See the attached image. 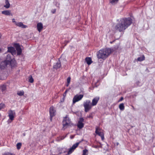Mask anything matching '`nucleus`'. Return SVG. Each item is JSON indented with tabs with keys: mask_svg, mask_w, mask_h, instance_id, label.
<instances>
[{
	"mask_svg": "<svg viewBox=\"0 0 155 155\" xmlns=\"http://www.w3.org/2000/svg\"><path fill=\"white\" fill-rule=\"evenodd\" d=\"M85 61L88 65L90 64L92 62L91 59V58L89 57H87L86 58Z\"/></svg>",
	"mask_w": 155,
	"mask_h": 155,
	"instance_id": "412c9836",
	"label": "nucleus"
},
{
	"mask_svg": "<svg viewBox=\"0 0 155 155\" xmlns=\"http://www.w3.org/2000/svg\"><path fill=\"white\" fill-rule=\"evenodd\" d=\"M21 146V143H17L16 145L17 148L18 150L19 149Z\"/></svg>",
	"mask_w": 155,
	"mask_h": 155,
	"instance_id": "393cba45",
	"label": "nucleus"
},
{
	"mask_svg": "<svg viewBox=\"0 0 155 155\" xmlns=\"http://www.w3.org/2000/svg\"><path fill=\"white\" fill-rule=\"evenodd\" d=\"M84 119L82 118H80L77 124L78 127L79 129H81L83 127L84 125L83 122L84 121Z\"/></svg>",
	"mask_w": 155,
	"mask_h": 155,
	"instance_id": "9d476101",
	"label": "nucleus"
},
{
	"mask_svg": "<svg viewBox=\"0 0 155 155\" xmlns=\"http://www.w3.org/2000/svg\"><path fill=\"white\" fill-rule=\"evenodd\" d=\"M5 107V105L4 104L1 103L0 104V110L4 108Z\"/></svg>",
	"mask_w": 155,
	"mask_h": 155,
	"instance_id": "7c9ffc66",
	"label": "nucleus"
},
{
	"mask_svg": "<svg viewBox=\"0 0 155 155\" xmlns=\"http://www.w3.org/2000/svg\"><path fill=\"white\" fill-rule=\"evenodd\" d=\"M132 23V20L130 18L120 19L115 27L116 30L121 32L124 31Z\"/></svg>",
	"mask_w": 155,
	"mask_h": 155,
	"instance_id": "f257e3e1",
	"label": "nucleus"
},
{
	"mask_svg": "<svg viewBox=\"0 0 155 155\" xmlns=\"http://www.w3.org/2000/svg\"><path fill=\"white\" fill-rule=\"evenodd\" d=\"M71 80V78L70 77H68L67 79V82L68 84H70Z\"/></svg>",
	"mask_w": 155,
	"mask_h": 155,
	"instance_id": "2f4dec72",
	"label": "nucleus"
},
{
	"mask_svg": "<svg viewBox=\"0 0 155 155\" xmlns=\"http://www.w3.org/2000/svg\"><path fill=\"white\" fill-rule=\"evenodd\" d=\"M58 6H57L59 7V3H58Z\"/></svg>",
	"mask_w": 155,
	"mask_h": 155,
	"instance_id": "a19ab883",
	"label": "nucleus"
},
{
	"mask_svg": "<svg viewBox=\"0 0 155 155\" xmlns=\"http://www.w3.org/2000/svg\"><path fill=\"white\" fill-rule=\"evenodd\" d=\"M62 123L63 127H64L69 125L71 123V121L69 118L66 116L64 117Z\"/></svg>",
	"mask_w": 155,
	"mask_h": 155,
	"instance_id": "39448f33",
	"label": "nucleus"
},
{
	"mask_svg": "<svg viewBox=\"0 0 155 155\" xmlns=\"http://www.w3.org/2000/svg\"><path fill=\"white\" fill-rule=\"evenodd\" d=\"M17 94L19 96H22L24 94V92L23 91H18L17 92Z\"/></svg>",
	"mask_w": 155,
	"mask_h": 155,
	"instance_id": "cd10ccee",
	"label": "nucleus"
},
{
	"mask_svg": "<svg viewBox=\"0 0 155 155\" xmlns=\"http://www.w3.org/2000/svg\"><path fill=\"white\" fill-rule=\"evenodd\" d=\"M83 95H75L73 98V104H74L76 102L80 100H81L83 97Z\"/></svg>",
	"mask_w": 155,
	"mask_h": 155,
	"instance_id": "423d86ee",
	"label": "nucleus"
},
{
	"mask_svg": "<svg viewBox=\"0 0 155 155\" xmlns=\"http://www.w3.org/2000/svg\"><path fill=\"white\" fill-rule=\"evenodd\" d=\"M61 66V62L59 60V61L57 63H56L53 66V68L57 69H58L60 68Z\"/></svg>",
	"mask_w": 155,
	"mask_h": 155,
	"instance_id": "a211bd4d",
	"label": "nucleus"
},
{
	"mask_svg": "<svg viewBox=\"0 0 155 155\" xmlns=\"http://www.w3.org/2000/svg\"><path fill=\"white\" fill-rule=\"evenodd\" d=\"M49 112L50 113V120H51L52 118L55 115L56 112V111L53 107H50L49 109Z\"/></svg>",
	"mask_w": 155,
	"mask_h": 155,
	"instance_id": "1a4fd4ad",
	"label": "nucleus"
},
{
	"mask_svg": "<svg viewBox=\"0 0 155 155\" xmlns=\"http://www.w3.org/2000/svg\"><path fill=\"white\" fill-rule=\"evenodd\" d=\"M123 97H121L120 98V101H122V100H123Z\"/></svg>",
	"mask_w": 155,
	"mask_h": 155,
	"instance_id": "e433bc0d",
	"label": "nucleus"
},
{
	"mask_svg": "<svg viewBox=\"0 0 155 155\" xmlns=\"http://www.w3.org/2000/svg\"><path fill=\"white\" fill-rule=\"evenodd\" d=\"M79 144V143H77L74 144L71 148L69 151L67 155H69L71 154L74 150V149L78 146Z\"/></svg>",
	"mask_w": 155,
	"mask_h": 155,
	"instance_id": "6e6552de",
	"label": "nucleus"
},
{
	"mask_svg": "<svg viewBox=\"0 0 155 155\" xmlns=\"http://www.w3.org/2000/svg\"><path fill=\"white\" fill-rule=\"evenodd\" d=\"M118 1V0H110V2L112 4H114L117 3Z\"/></svg>",
	"mask_w": 155,
	"mask_h": 155,
	"instance_id": "b1692460",
	"label": "nucleus"
},
{
	"mask_svg": "<svg viewBox=\"0 0 155 155\" xmlns=\"http://www.w3.org/2000/svg\"><path fill=\"white\" fill-rule=\"evenodd\" d=\"M8 64H9L6 61H2L0 64V68L2 69H4Z\"/></svg>",
	"mask_w": 155,
	"mask_h": 155,
	"instance_id": "ddd939ff",
	"label": "nucleus"
},
{
	"mask_svg": "<svg viewBox=\"0 0 155 155\" xmlns=\"http://www.w3.org/2000/svg\"><path fill=\"white\" fill-rule=\"evenodd\" d=\"M16 50L17 52V54L18 55H20L21 52V49L20 45L18 44H16L15 46Z\"/></svg>",
	"mask_w": 155,
	"mask_h": 155,
	"instance_id": "2eb2a0df",
	"label": "nucleus"
},
{
	"mask_svg": "<svg viewBox=\"0 0 155 155\" xmlns=\"http://www.w3.org/2000/svg\"><path fill=\"white\" fill-rule=\"evenodd\" d=\"M99 99V97H96L94 98L92 100V105L93 106H95L96 105Z\"/></svg>",
	"mask_w": 155,
	"mask_h": 155,
	"instance_id": "4468645a",
	"label": "nucleus"
},
{
	"mask_svg": "<svg viewBox=\"0 0 155 155\" xmlns=\"http://www.w3.org/2000/svg\"><path fill=\"white\" fill-rule=\"evenodd\" d=\"M119 108L120 110H123L124 109V106L123 103L120 104L119 105Z\"/></svg>",
	"mask_w": 155,
	"mask_h": 155,
	"instance_id": "4be33fe9",
	"label": "nucleus"
},
{
	"mask_svg": "<svg viewBox=\"0 0 155 155\" xmlns=\"http://www.w3.org/2000/svg\"><path fill=\"white\" fill-rule=\"evenodd\" d=\"M2 51V49L0 48V52Z\"/></svg>",
	"mask_w": 155,
	"mask_h": 155,
	"instance_id": "ea45409f",
	"label": "nucleus"
},
{
	"mask_svg": "<svg viewBox=\"0 0 155 155\" xmlns=\"http://www.w3.org/2000/svg\"><path fill=\"white\" fill-rule=\"evenodd\" d=\"M5 0V4L4 5V7L7 9L9 8L10 6V4L8 0Z\"/></svg>",
	"mask_w": 155,
	"mask_h": 155,
	"instance_id": "6ab92c4d",
	"label": "nucleus"
},
{
	"mask_svg": "<svg viewBox=\"0 0 155 155\" xmlns=\"http://www.w3.org/2000/svg\"><path fill=\"white\" fill-rule=\"evenodd\" d=\"M6 88V87L5 85H2L0 87V89L2 91H4L5 90Z\"/></svg>",
	"mask_w": 155,
	"mask_h": 155,
	"instance_id": "bb28decb",
	"label": "nucleus"
},
{
	"mask_svg": "<svg viewBox=\"0 0 155 155\" xmlns=\"http://www.w3.org/2000/svg\"><path fill=\"white\" fill-rule=\"evenodd\" d=\"M2 155H15V154L13 153H11L9 152H7L4 153Z\"/></svg>",
	"mask_w": 155,
	"mask_h": 155,
	"instance_id": "c85d7f7f",
	"label": "nucleus"
},
{
	"mask_svg": "<svg viewBox=\"0 0 155 155\" xmlns=\"http://www.w3.org/2000/svg\"><path fill=\"white\" fill-rule=\"evenodd\" d=\"M37 27L38 31L39 32H41L43 28L42 24L41 22L38 23L37 24Z\"/></svg>",
	"mask_w": 155,
	"mask_h": 155,
	"instance_id": "dca6fc26",
	"label": "nucleus"
},
{
	"mask_svg": "<svg viewBox=\"0 0 155 155\" xmlns=\"http://www.w3.org/2000/svg\"><path fill=\"white\" fill-rule=\"evenodd\" d=\"M111 53V49L109 48H106L100 50L97 54V57L99 59L101 58L105 60Z\"/></svg>",
	"mask_w": 155,
	"mask_h": 155,
	"instance_id": "f03ea898",
	"label": "nucleus"
},
{
	"mask_svg": "<svg viewBox=\"0 0 155 155\" xmlns=\"http://www.w3.org/2000/svg\"><path fill=\"white\" fill-rule=\"evenodd\" d=\"M12 21L13 22L15 23V25H16V23H17V22H16L15 21V19L14 18H13L12 19Z\"/></svg>",
	"mask_w": 155,
	"mask_h": 155,
	"instance_id": "f704fd0d",
	"label": "nucleus"
},
{
	"mask_svg": "<svg viewBox=\"0 0 155 155\" xmlns=\"http://www.w3.org/2000/svg\"><path fill=\"white\" fill-rule=\"evenodd\" d=\"M29 81L31 83H32L33 82L34 80L33 78L31 76H30L29 77Z\"/></svg>",
	"mask_w": 155,
	"mask_h": 155,
	"instance_id": "c756f323",
	"label": "nucleus"
},
{
	"mask_svg": "<svg viewBox=\"0 0 155 155\" xmlns=\"http://www.w3.org/2000/svg\"><path fill=\"white\" fill-rule=\"evenodd\" d=\"M56 11V9H54L52 10L51 11V12L52 13L54 14V13H55Z\"/></svg>",
	"mask_w": 155,
	"mask_h": 155,
	"instance_id": "473e14b6",
	"label": "nucleus"
},
{
	"mask_svg": "<svg viewBox=\"0 0 155 155\" xmlns=\"http://www.w3.org/2000/svg\"><path fill=\"white\" fill-rule=\"evenodd\" d=\"M5 61L8 62L9 64H10L11 66H12L15 64V60L14 58L12 59L11 55L9 54L7 55L6 59Z\"/></svg>",
	"mask_w": 155,
	"mask_h": 155,
	"instance_id": "20e7f679",
	"label": "nucleus"
},
{
	"mask_svg": "<svg viewBox=\"0 0 155 155\" xmlns=\"http://www.w3.org/2000/svg\"><path fill=\"white\" fill-rule=\"evenodd\" d=\"M2 36V34L1 33H0V39L1 38Z\"/></svg>",
	"mask_w": 155,
	"mask_h": 155,
	"instance_id": "4c0bfd02",
	"label": "nucleus"
},
{
	"mask_svg": "<svg viewBox=\"0 0 155 155\" xmlns=\"http://www.w3.org/2000/svg\"><path fill=\"white\" fill-rule=\"evenodd\" d=\"M2 14L6 15H12L11 11L10 10H5L2 12Z\"/></svg>",
	"mask_w": 155,
	"mask_h": 155,
	"instance_id": "f3484780",
	"label": "nucleus"
},
{
	"mask_svg": "<svg viewBox=\"0 0 155 155\" xmlns=\"http://www.w3.org/2000/svg\"><path fill=\"white\" fill-rule=\"evenodd\" d=\"M145 57L144 55L142 56V57H139L137 58V60L139 61H142L144 60Z\"/></svg>",
	"mask_w": 155,
	"mask_h": 155,
	"instance_id": "5701e85b",
	"label": "nucleus"
},
{
	"mask_svg": "<svg viewBox=\"0 0 155 155\" xmlns=\"http://www.w3.org/2000/svg\"><path fill=\"white\" fill-rule=\"evenodd\" d=\"M8 52L11 53L13 55L16 53V51L14 48L12 47L8 48Z\"/></svg>",
	"mask_w": 155,
	"mask_h": 155,
	"instance_id": "9b49d317",
	"label": "nucleus"
},
{
	"mask_svg": "<svg viewBox=\"0 0 155 155\" xmlns=\"http://www.w3.org/2000/svg\"><path fill=\"white\" fill-rule=\"evenodd\" d=\"M101 129H100L98 127H96L95 133L96 134L101 136L102 140L104 139V134L102 132H101Z\"/></svg>",
	"mask_w": 155,
	"mask_h": 155,
	"instance_id": "0eeeda50",
	"label": "nucleus"
},
{
	"mask_svg": "<svg viewBox=\"0 0 155 155\" xmlns=\"http://www.w3.org/2000/svg\"><path fill=\"white\" fill-rule=\"evenodd\" d=\"M88 150L87 149L83 150V155H87L88 154Z\"/></svg>",
	"mask_w": 155,
	"mask_h": 155,
	"instance_id": "a878e982",
	"label": "nucleus"
},
{
	"mask_svg": "<svg viewBox=\"0 0 155 155\" xmlns=\"http://www.w3.org/2000/svg\"><path fill=\"white\" fill-rule=\"evenodd\" d=\"M69 84H68V83H67V84L66 85V86L67 87H68L69 86Z\"/></svg>",
	"mask_w": 155,
	"mask_h": 155,
	"instance_id": "58836bf2",
	"label": "nucleus"
},
{
	"mask_svg": "<svg viewBox=\"0 0 155 155\" xmlns=\"http://www.w3.org/2000/svg\"><path fill=\"white\" fill-rule=\"evenodd\" d=\"M74 137V135H71L70 136V138L71 139H73Z\"/></svg>",
	"mask_w": 155,
	"mask_h": 155,
	"instance_id": "c9c22d12",
	"label": "nucleus"
},
{
	"mask_svg": "<svg viewBox=\"0 0 155 155\" xmlns=\"http://www.w3.org/2000/svg\"><path fill=\"white\" fill-rule=\"evenodd\" d=\"M16 25L21 27L22 28H25L27 27V26L23 24V23L21 22H17L16 23Z\"/></svg>",
	"mask_w": 155,
	"mask_h": 155,
	"instance_id": "aec40b11",
	"label": "nucleus"
},
{
	"mask_svg": "<svg viewBox=\"0 0 155 155\" xmlns=\"http://www.w3.org/2000/svg\"><path fill=\"white\" fill-rule=\"evenodd\" d=\"M83 106L84 108V111L85 112H88L91 108L92 106L89 100H87L84 102Z\"/></svg>",
	"mask_w": 155,
	"mask_h": 155,
	"instance_id": "7ed1b4c3",
	"label": "nucleus"
},
{
	"mask_svg": "<svg viewBox=\"0 0 155 155\" xmlns=\"http://www.w3.org/2000/svg\"><path fill=\"white\" fill-rule=\"evenodd\" d=\"M68 91V90H67L64 93V94H63V96L65 97L66 96V93Z\"/></svg>",
	"mask_w": 155,
	"mask_h": 155,
	"instance_id": "72a5a7b5",
	"label": "nucleus"
},
{
	"mask_svg": "<svg viewBox=\"0 0 155 155\" xmlns=\"http://www.w3.org/2000/svg\"><path fill=\"white\" fill-rule=\"evenodd\" d=\"M15 115V113L13 111L10 110L9 111L8 114V116L9 117L10 119L11 120H13L14 118V116Z\"/></svg>",
	"mask_w": 155,
	"mask_h": 155,
	"instance_id": "f8f14e48",
	"label": "nucleus"
}]
</instances>
